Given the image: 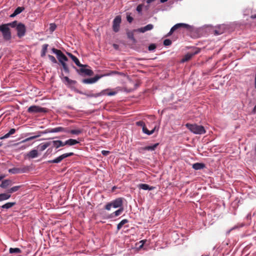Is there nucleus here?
<instances>
[{
	"label": "nucleus",
	"mask_w": 256,
	"mask_h": 256,
	"mask_svg": "<svg viewBox=\"0 0 256 256\" xmlns=\"http://www.w3.org/2000/svg\"><path fill=\"white\" fill-rule=\"evenodd\" d=\"M10 25L11 28H16V35L18 38H22L26 35V28L24 24L18 22L17 20H14L11 22V24Z\"/></svg>",
	"instance_id": "nucleus-1"
},
{
	"label": "nucleus",
	"mask_w": 256,
	"mask_h": 256,
	"mask_svg": "<svg viewBox=\"0 0 256 256\" xmlns=\"http://www.w3.org/2000/svg\"><path fill=\"white\" fill-rule=\"evenodd\" d=\"M11 22L2 24L0 25V32H1L4 40L8 41L12 38V33L10 28Z\"/></svg>",
	"instance_id": "nucleus-2"
},
{
	"label": "nucleus",
	"mask_w": 256,
	"mask_h": 256,
	"mask_svg": "<svg viewBox=\"0 0 256 256\" xmlns=\"http://www.w3.org/2000/svg\"><path fill=\"white\" fill-rule=\"evenodd\" d=\"M186 126L192 133L196 134H202L206 132L204 128L196 124L187 123Z\"/></svg>",
	"instance_id": "nucleus-3"
},
{
	"label": "nucleus",
	"mask_w": 256,
	"mask_h": 256,
	"mask_svg": "<svg viewBox=\"0 0 256 256\" xmlns=\"http://www.w3.org/2000/svg\"><path fill=\"white\" fill-rule=\"evenodd\" d=\"M122 204L123 198H119L112 201L108 203L105 206V209L108 210H110L111 209V208L112 207L114 208H123L122 206Z\"/></svg>",
	"instance_id": "nucleus-4"
},
{
	"label": "nucleus",
	"mask_w": 256,
	"mask_h": 256,
	"mask_svg": "<svg viewBox=\"0 0 256 256\" xmlns=\"http://www.w3.org/2000/svg\"><path fill=\"white\" fill-rule=\"evenodd\" d=\"M180 28H184L188 30H191L192 29V26L186 24H177L171 28L170 32L166 35V36H170L176 30Z\"/></svg>",
	"instance_id": "nucleus-5"
},
{
	"label": "nucleus",
	"mask_w": 256,
	"mask_h": 256,
	"mask_svg": "<svg viewBox=\"0 0 256 256\" xmlns=\"http://www.w3.org/2000/svg\"><path fill=\"white\" fill-rule=\"evenodd\" d=\"M28 112L29 113H45L47 112V110L46 108L34 105L29 107L28 109Z\"/></svg>",
	"instance_id": "nucleus-6"
},
{
	"label": "nucleus",
	"mask_w": 256,
	"mask_h": 256,
	"mask_svg": "<svg viewBox=\"0 0 256 256\" xmlns=\"http://www.w3.org/2000/svg\"><path fill=\"white\" fill-rule=\"evenodd\" d=\"M52 50L54 54H55L56 55L57 58L60 62H61L68 61V58L60 50L56 49L55 48H52Z\"/></svg>",
	"instance_id": "nucleus-7"
},
{
	"label": "nucleus",
	"mask_w": 256,
	"mask_h": 256,
	"mask_svg": "<svg viewBox=\"0 0 256 256\" xmlns=\"http://www.w3.org/2000/svg\"><path fill=\"white\" fill-rule=\"evenodd\" d=\"M74 154L73 152H68V153H66L62 154L61 156H58V158H56L54 160H50L48 161V163H59L62 160H63L64 158H66L68 157L72 156Z\"/></svg>",
	"instance_id": "nucleus-8"
},
{
	"label": "nucleus",
	"mask_w": 256,
	"mask_h": 256,
	"mask_svg": "<svg viewBox=\"0 0 256 256\" xmlns=\"http://www.w3.org/2000/svg\"><path fill=\"white\" fill-rule=\"evenodd\" d=\"M121 23V16H116L113 20L112 28L114 32H118L120 30V26Z\"/></svg>",
	"instance_id": "nucleus-9"
},
{
	"label": "nucleus",
	"mask_w": 256,
	"mask_h": 256,
	"mask_svg": "<svg viewBox=\"0 0 256 256\" xmlns=\"http://www.w3.org/2000/svg\"><path fill=\"white\" fill-rule=\"evenodd\" d=\"M108 74H104V75H98V74H97V75H96L94 78H90L84 79V80H82V82L84 84H93V83H94L96 82H97L99 79H100V78H102L104 76H108Z\"/></svg>",
	"instance_id": "nucleus-10"
},
{
	"label": "nucleus",
	"mask_w": 256,
	"mask_h": 256,
	"mask_svg": "<svg viewBox=\"0 0 256 256\" xmlns=\"http://www.w3.org/2000/svg\"><path fill=\"white\" fill-rule=\"evenodd\" d=\"M28 170V168L27 166H24L23 168H14L8 170V172L12 174H16L20 173H24Z\"/></svg>",
	"instance_id": "nucleus-11"
},
{
	"label": "nucleus",
	"mask_w": 256,
	"mask_h": 256,
	"mask_svg": "<svg viewBox=\"0 0 256 256\" xmlns=\"http://www.w3.org/2000/svg\"><path fill=\"white\" fill-rule=\"evenodd\" d=\"M46 132L54 133L58 132H68V128H65L62 126L56 127L53 128H48L46 130Z\"/></svg>",
	"instance_id": "nucleus-12"
},
{
	"label": "nucleus",
	"mask_w": 256,
	"mask_h": 256,
	"mask_svg": "<svg viewBox=\"0 0 256 256\" xmlns=\"http://www.w3.org/2000/svg\"><path fill=\"white\" fill-rule=\"evenodd\" d=\"M200 52V48H197L194 52L188 53L183 58L182 60V62H185L189 60H190L192 58V57L198 54Z\"/></svg>",
	"instance_id": "nucleus-13"
},
{
	"label": "nucleus",
	"mask_w": 256,
	"mask_h": 256,
	"mask_svg": "<svg viewBox=\"0 0 256 256\" xmlns=\"http://www.w3.org/2000/svg\"><path fill=\"white\" fill-rule=\"evenodd\" d=\"M67 54L72 58V60L74 61V62L76 64L80 67L82 68H85L87 67L88 65H84L80 63L78 59L74 56L70 52H68Z\"/></svg>",
	"instance_id": "nucleus-14"
},
{
	"label": "nucleus",
	"mask_w": 256,
	"mask_h": 256,
	"mask_svg": "<svg viewBox=\"0 0 256 256\" xmlns=\"http://www.w3.org/2000/svg\"><path fill=\"white\" fill-rule=\"evenodd\" d=\"M76 71L80 74H84L85 75L88 76H91L94 74L93 71L90 69L81 68L80 70L76 69Z\"/></svg>",
	"instance_id": "nucleus-15"
},
{
	"label": "nucleus",
	"mask_w": 256,
	"mask_h": 256,
	"mask_svg": "<svg viewBox=\"0 0 256 256\" xmlns=\"http://www.w3.org/2000/svg\"><path fill=\"white\" fill-rule=\"evenodd\" d=\"M154 26L152 24H148L144 27L139 28L134 31H136L140 32H144L148 30H151L153 28Z\"/></svg>",
	"instance_id": "nucleus-16"
},
{
	"label": "nucleus",
	"mask_w": 256,
	"mask_h": 256,
	"mask_svg": "<svg viewBox=\"0 0 256 256\" xmlns=\"http://www.w3.org/2000/svg\"><path fill=\"white\" fill-rule=\"evenodd\" d=\"M12 184V182L10 180H4L2 181L0 187L2 188H6Z\"/></svg>",
	"instance_id": "nucleus-17"
},
{
	"label": "nucleus",
	"mask_w": 256,
	"mask_h": 256,
	"mask_svg": "<svg viewBox=\"0 0 256 256\" xmlns=\"http://www.w3.org/2000/svg\"><path fill=\"white\" fill-rule=\"evenodd\" d=\"M38 156V151L36 150H32L26 154V156L28 158H34Z\"/></svg>",
	"instance_id": "nucleus-18"
},
{
	"label": "nucleus",
	"mask_w": 256,
	"mask_h": 256,
	"mask_svg": "<svg viewBox=\"0 0 256 256\" xmlns=\"http://www.w3.org/2000/svg\"><path fill=\"white\" fill-rule=\"evenodd\" d=\"M50 142H52V144L53 146L56 148H58L60 147L65 146L64 142L60 140H53Z\"/></svg>",
	"instance_id": "nucleus-19"
},
{
	"label": "nucleus",
	"mask_w": 256,
	"mask_h": 256,
	"mask_svg": "<svg viewBox=\"0 0 256 256\" xmlns=\"http://www.w3.org/2000/svg\"><path fill=\"white\" fill-rule=\"evenodd\" d=\"M52 144L50 142H48L40 144L38 146V148L40 152H42L45 150L48 147Z\"/></svg>",
	"instance_id": "nucleus-20"
},
{
	"label": "nucleus",
	"mask_w": 256,
	"mask_h": 256,
	"mask_svg": "<svg viewBox=\"0 0 256 256\" xmlns=\"http://www.w3.org/2000/svg\"><path fill=\"white\" fill-rule=\"evenodd\" d=\"M138 188L140 189L144 190H152L154 188V186H150L148 184H140L138 185Z\"/></svg>",
	"instance_id": "nucleus-21"
},
{
	"label": "nucleus",
	"mask_w": 256,
	"mask_h": 256,
	"mask_svg": "<svg viewBox=\"0 0 256 256\" xmlns=\"http://www.w3.org/2000/svg\"><path fill=\"white\" fill-rule=\"evenodd\" d=\"M158 144H159L158 143H156V144H154L152 146H145V147L141 148H140V150H151V151H153V150H156V148H157V146H158Z\"/></svg>",
	"instance_id": "nucleus-22"
},
{
	"label": "nucleus",
	"mask_w": 256,
	"mask_h": 256,
	"mask_svg": "<svg viewBox=\"0 0 256 256\" xmlns=\"http://www.w3.org/2000/svg\"><path fill=\"white\" fill-rule=\"evenodd\" d=\"M79 143V142L76 140L70 138L64 142V144L66 145H68L70 146L75 145Z\"/></svg>",
	"instance_id": "nucleus-23"
},
{
	"label": "nucleus",
	"mask_w": 256,
	"mask_h": 256,
	"mask_svg": "<svg viewBox=\"0 0 256 256\" xmlns=\"http://www.w3.org/2000/svg\"><path fill=\"white\" fill-rule=\"evenodd\" d=\"M192 168L196 170H199L205 168V164L202 163L196 162L192 166Z\"/></svg>",
	"instance_id": "nucleus-24"
},
{
	"label": "nucleus",
	"mask_w": 256,
	"mask_h": 256,
	"mask_svg": "<svg viewBox=\"0 0 256 256\" xmlns=\"http://www.w3.org/2000/svg\"><path fill=\"white\" fill-rule=\"evenodd\" d=\"M22 186V185L16 186H13V187L10 188V189L8 190L7 192L9 194L13 193L14 192H16L18 190H20V188Z\"/></svg>",
	"instance_id": "nucleus-25"
},
{
	"label": "nucleus",
	"mask_w": 256,
	"mask_h": 256,
	"mask_svg": "<svg viewBox=\"0 0 256 256\" xmlns=\"http://www.w3.org/2000/svg\"><path fill=\"white\" fill-rule=\"evenodd\" d=\"M11 196L8 193H3L0 194V202L9 199Z\"/></svg>",
	"instance_id": "nucleus-26"
},
{
	"label": "nucleus",
	"mask_w": 256,
	"mask_h": 256,
	"mask_svg": "<svg viewBox=\"0 0 256 256\" xmlns=\"http://www.w3.org/2000/svg\"><path fill=\"white\" fill-rule=\"evenodd\" d=\"M83 130L82 129H76V130H69L68 132V133H70L72 134H75V135H79L80 134H82V132Z\"/></svg>",
	"instance_id": "nucleus-27"
},
{
	"label": "nucleus",
	"mask_w": 256,
	"mask_h": 256,
	"mask_svg": "<svg viewBox=\"0 0 256 256\" xmlns=\"http://www.w3.org/2000/svg\"><path fill=\"white\" fill-rule=\"evenodd\" d=\"M48 44H44L42 46V50L41 52V56L44 57L47 52L48 48Z\"/></svg>",
	"instance_id": "nucleus-28"
},
{
	"label": "nucleus",
	"mask_w": 256,
	"mask_h": 256,
	"mask_svg": "<svg viewBox=\"0 0 256 256\" xmlns=\"http://www.w3.org/2000/svg\"><path fill=\"white\" fill-rule=\"evenodd\" d=\"M102 94L104 95H107L108 96H114L116 94V92L114 91L109 92V90H105L102 92Z\"/></svg>",
	"instance_id": "nucleus-29"
},
{
	"label": "nucleus",
	"mask_w": 256,
	"mask_h": 256,
	"mask_svg": "<svg viewBox=\"0 0 256 256\" xmlns=\"http://www.w3.org/2000/svg\"><path fill=\"white\" fill-rule=\"evenodd\" d=\"M155 129H156V128H154L152 130H148V128L145 126H144V128H142V132L144 134L150 136V135L152 134L154 132Z\"/></svg>",
	"instance_id": "nucleus-30"
},
{
	"label": "nucleus",
	"mask_w": 256,
	"mask_h": 256,
	"mask_svg": "<svg viewBox=\"0 0 256 256\" xmlns=\"http://www.w3.org/2000/svg\"><path fill=\"white\" fill-rule=\"evenodd\" d=\"M15 204H16L15 202H7L6 204L2 205V208L8 209V208L12 207L13 206H14Z\"/></svg>",
	"instance_id": "nucleus-31"
},
{
	"label": "nucleus",
	"mask_w": 256,
	"mask_h": 256,
	"mask_svg": "<svg viewBox=\"0 0 256 256\" xmlns=\"http://www.w3.org/2000/svg\"><path fill=\"white\" fill-rule=\"evenodd\" d=\"M9 252L10 254H18L22 252V250L19 248H10L9 250Z\"/></svg>",
	"instance_id": "nucleus-32"
},
{
	"label": "nucleus",
	"mask_w": 256,
	"mask_h": 256,
	"mask_svg": "<svg viewBox=\"0 0 256 256\" xmlns=\"http://www.w3.org/2000/svg\"><path fill=\"white\" fill-rule=\"evenodd\" d=\"M128 220L126 219H124L122 220L118 225H117V230L118 231L122 226L128 223Z\"/></svg>",
	"instance_id": "nucleus-33"
},
{
	"label": "nucleus",
	"mask_w": 256,
	"mask_h": 256,
	"mask_svg": "<svg viewBox=\"0 0 256 256\" xmlns=\"http://www.w3.org/2000/svg\"><path fill=\"white\" fill-rule=\"evenodd\" d=\"M66 62H60V63L62 66L64 70L66 73H69L70 72L69 68H68V64L66 63Z\"/></svg>",
	"instance_id": "nucleus-34"
},
{
	"label": "nucleus",
	"mask_w": 256,
	"mask_h": 256,
	"mask_svg": "<svg viewBox=\"0 0 256 256\" xmlns=\"http://www.w3.org/2000/svg\"><path fill=\"white\" fill-rule=\"evenodd\" d=\"M123 211H124V208H119V209L118 210H117L115 211L113 213V214L115 216H120L122 212Z\"/></svg>",
	"instance_id": "nucleus-35"
},
{
	"label": "nucleus",
	"mask_w": 256,
	"mask_h": 256,
	"mask_svg": "<svg viewBox=\"0 0 256 256\" xmlns=\"http://www.w3.org/2000/svg\"><path fill=\"white\" fill-rule=\"evenodd\" d=\"M127 36L128 38L132 40L134 42L135 41V39L134 38V34L132 32H127Z\"/></svg>",
	"instance_id": "nucleus-36"
},
{
	"label": "nucleus",
	"mask_w": 256,
	"mask_h": 256,
	"mask_svg": "<svg viewBox=\"0 0 256 256\" xmlns=\"http://www.w3.org/2000/svg\"><path fill=\"white\" fill-rule=\"evenodd\" d=\"M24 10V8L23 7H18L16 10H15L14 11L16 14H20V12H22L23 10Z\"/></svg>",
	"instance_id": "nucleus-37"
},
{
	"label": "nucleus",
	"mask_w": 256,
	"mask_h": 256,
	"mask_svg": "<svg viewBox=\"0 0 256 256\" xmlns=\"http://www.w3.org/2000/svg\"><path fill=\"white\" fill-rule=\"evenodd\" d=\"M38 136H30V138H26L25 140H22L21 142H28V141H29V140H34L36 138H38Z\"/></svg>",
	"instance_id": "nucleus-38"
},
{
	"label": "nucleus",
	"mask_w": 256,
	"mask_h": 256,
	"mask_svg": "<svg viewBox=\"0 0 256 256\" xmlns=\"http://www.w3.org/2000/svg\"><path fill=\"white\" fill-rule=\"evenodd\" d=\"M172 44V40L170 39H166L164 41V45L165 46H168Z\"/></svg>",
	"instance_id": "nucleus-39"
},
{
	"label": "nucleus",
	"mask_w": 256,
	"mask_h": 256,
	"mask_svg": "<svg viewBox=\"0 0 256 256\" xmlns=\"http://www.w3.org/2000/svg\"><path fill=\"white\" fill-rule=\"evenodd\" d=\"M64 79L69 84H73L75 83V81L70 80L68 76H64Z\"/></svg>",
	"instance_id": "nucleus-40"
},
{
	"label": "nucleus",
	"mask_w": 256,
	"mask_h": 256,
	"mask_svg": "<svg viewBox=\"0 0 256 256\" xmlns=\"http://www.w3.org/2000/svg\"><path fill=\"white\" fill-rule=\"evenodd\" d=\"M156 48V45L154 44H150L148 46V49L150 51L153 50H155Z\"/></svg>",
	"instance_id": "nucleus-41"
},
{
	"label": "nucleus",
	"mask_w": 256,
	"mask_h": 256,
	"mask_svg": "<svg viewBox=\"0 0 256 256\" xmlns=\"http://www.w3.org/2000/svg\"><path fill=\"white\" fill-rule=\"evenodd\" d=\"M48 57L49 58V59L53 62V63H56L57 62V61L56 59V58L53 56H52V55H48Z\"/></svg>",
	"instance_id": "nucleus-42"
},
{
	"label": "nucleus",
	"mask_w": 256,
	"mask_h": 256,
	"mask_svg": "<svg viewBox=\"0 0 256 256\" xmlns=\"http://www.w3.org/2000/svg\"><path fill=\"white\" fill-rule=\"evenodd\" d=\"M136 124L138 126H142V128H144V126H145V124L142 121H138L136 122Z\"/></svg>",
	"instance_id": "nucleus-43"
},
{
	"label": "nucleus",
	"mask_w": 256,
	"mask_h": 256,
	"mask_svg": "<svg viewBox=\"0 0 256 256\" xmlns=\"http://www.w3.org/2000/svg\"><path fill=\"white\" fill-rule=\"evenodd\" d=\"M56 28V25L54 24H50V30L51 32H54Z\"/></svg>",
	"instance_id": "nucleus-44"
},
{
	"label": "nucleus",
	"mask_w": 256,
	"mask_h": 256,
	"mask_svg": "<svg viewBox=\"0 0 256 256\" xmlns=\"http://www.w3.org/2000/svg\"><path fill=\"white\" fill-rule=\"evenodd\" d=\"M126 19H127V20L130 23H131L132 22V20H133V18L130 15H127Z\"/></svg>",
	"instance_id": "nucleus-45"
},
{
	"label": "nucleus",
	"mask_w": 256,
	"mask_h": 256,
	"mask_svg": "<svg viewBox=\"0 0 256 256\" xmlns=\"http://www.w3.org/2000/svg\"><path fill=\"white\" fill-rule=\"evenodd\" d=\"M142 4H139L138 6L136 8V10L138 12H140L142 11Z\"/></svg>",
	"instance_id": "nucleus-46"
},
{
	"label": "nucleus",
	"mask_w": 256,
	"mask_h": 256,
	"mask_svg": "<svg viewBox=\"0 0 256 256\" xmlns=\"http://www.w3.org/2000/svg\"><path fill=\"white\" fill-rule=\"evenodd\" d=\"M222 33H223V31L221 30L220 29V30H214V34L217 35L220 34Z\"/></svg>",
	"instance_id": "nucleus-47"
},
{
	"label": "nucleus",
	"mask_w": 256,
	"mask_h": 256,
	"mask_svg": "<svg viewBox=\"0 0 256 256\" xmlns=\"http://www.w3.org/2000/svg\"><path fill=\"white\" fill-rule=\"evenodd\" d=\"M10 136V134L9 132H8L4 136H2L0 138V139L3 140L4 138H8Z\"/></svg>",
	"instance_id": "nucleus-48"
},
{
	"label": "nucleus",
	"mask_w": 256,
	"mask_h": 256,
	"mask_svg": "<svg viewBox=\"0 0 256 256\" xmlns=\"http://www.w3.org/2000/svg\"><path fill=\"white\" fill-rule=\"evenodd\" d=\"M110 153V152L108 150H102V154L104 156H108Z\"/></svg>",
	"instance_id": "nucleus-49"
},
{
	"label": "nucleus",
	"mask_w": 256,
	"mask_h": 256,
	"mask_svg": "<svg viewBox=\"0 0 256 256\" xmlns=\"http://www.w3.org/2000/svg\"><path fill=\"white\" fill-rule=\"evenodd\" d=\"M16 132V130L14 128H12L9 131V133L10 135L14 134Z\"/></svg>",
	"instance_id": "nucleus-50"
},
{
	"label": "nucleus",
	"mask_w": 256,
	"mask_h": 256,
	"mask_svg": "<svg viewBox=\"0 0 256 256\" xmlns=\"http://www.w3.org/2000/svg\"><path fill=\"white\" fill-rule=\"evenodd\" d=\"M140 243L141 244L139 246V248H142L144 244V240H140Z\"/></svg>",
	"instance_id": "nucleus-51"
},
{
	"label": "nucleus",
	"mask_w": 256,
	"mask_h": 256,
	"mask_svg": "<svg viewBox=\"0 0 256 256\" xmlns=\"http://www.w3.org/2000/svg\"><path fill=\"white\" fill-rule=\"evenodd\" d=\"M16 15H18L16 14V12H14L13 14H12L10 16V17L11 18H13V17H14L15 16H16Z\"/></svg>",
	"instance_id": "nucleus-52"
},
{
	"label": "nucleus",
	"mask_w": 256,
	"mask_h": 256,
	"mask_svg": "<svg viewBox=\"0 0 256 256\" xmlns=\"http://www.w3.org/2000/svg\"><path fill=\"white\" fill-rule=\"evenodd\" d=\"M251 18H253V19H254V18H256V14H252V15L251 16Z\"/></svg>",
	"instance_id": "nucleus-53"
},
{
	"label": "nucleus",
	"mask_w": 256,
	"mask_h": 256,
	"mask_svg": "<svg viewBox=\"0 0 256 256\" xmlns=\"http://www.w3.org/2000/svg\"><path fill=\"white\" fill-rule=\"evenodd\" d=\"M113 46L114 48L117 49L118 47V45L116 44H114Z\"/></svg>",
	"instance_id": "nucleus-54"
},
{
	"label": "nucleus",
	"mask_w": 256,
	"mask_h": 256,
	"mask_svg": "<svg viewBox=\"0 0 256 256\" xmlns=\"http://www.w3.org/2000/svg\"><path fill=\"white\" fill-rule=\"evenodd\" d=\"M26 148V146H22L20 148L24 150V149H25Z\"/></svg>",
	"instance_id": "nucleus-55"
},
{
	"label": "nucleus",
	"mask_w": 256,
	"mask_h": 256,
	"mask_svg": "<svg viewBox=\"0 0 256 256\" xmlns=\"http://www.w3.org/2000/svg\"><path fill=\"white\" fill-rule=\"evenodd\" d=\"M168 0H160V2L164 3V2H167Z\"/></svg>",
	"instance_id": "nucleus-56"
},
{
	"label": "nucleus",
	"mask_w": 256,
	"mask_h": 256,
	"mask_svg": "<svg viewBox=\"0 0 256 256\" xmlns=\"http://www.w3.org/2000/svg\"><path fill=\"white\" fill-rule=\"evenodd\" d=\"M254 88L256 89V78H254Z\"/></svg>",
	"instance_id": "nucleus-57"
},
{
	"label": "nucleus",
	"mask_w": 256,
	"mask_h": 256,
	"mask_svg": "<svg viewBox=\"0 0 256 256\" xmlns=\"http://www.w3.org/2000/svg\"><path fill=\"white\" fill-rule=\"evenodd\" d=\"M4 177V176H0V180H1Z\"/></svg>",
	"instance_id": "nucleus-58"
},
{
	"label": "nucleus",
	"mask_w": 256,
	"mask_h": 256,
	"mask_svg": "<svg viewBox=\"0 0 256 256\" xmlns=\"http://www.w3.org/2000/svg\"><path fill=\"white\" fill-rule=\"evenodd\" d=\"M2 145V144H0V146Z\"/></svg>",
	"instance_id": "nucleus-59"
}]
</instances>
